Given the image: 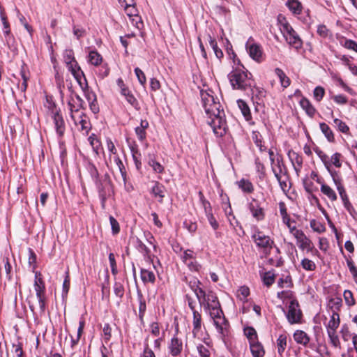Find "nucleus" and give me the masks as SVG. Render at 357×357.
Returning a JSON list of instances; mask_svg holds the SVG:
<instances>
[{
    "mask_svg": "<svg viewBox=\"0 0 357 357\" xmlns=\"http://www.w3.org/2000/svg\"><path fill=\"white\" fill-rule=\"evenodd\" d=\"M200 96L203 107L208 116V124L216 135H223L226 132V121L220 102L215 100L211 91H201Z\"/></svg>",
    "mask_w": 357,
    "mask_h": 357,
    "instance_id": "nucleus-1",
    "label": "nucleus"
},
{
    "mask_svg": "<svg viewBox=\"0 0 357 357\" xmlns=\"http://www.w3.org/2000/svg\"><path fill=\"white\" fill-rule=\"evenodd\" d=\"M277 20L279 29L289 45L296 50L301 48L303 42L298 35L289 24L286 17L282 15H279Z\"/></svg>",
    "mask_w": 357,
    "mask_h": 357,
    "instance_id": "nucleus-2",
    "label": "nucleus"
},
{
    "mask_svg": "<svg viewBox=\"0 0 357 357\" xmlns=\"http://www.w3.org/2000/svg\"><path fill=\"white\" fill-rule=\"evenodd\" d=\"M228 77L234 89L246 91L252 87V80L248 77V71L243 69L232 70Z\"/></svg>",
    "mask_w": 357,
    "mask_h": 357,
    "instance_id": "nucleus-3",
    "label": "nucleus"
},
{
    "mask_svg": "<svg viewBox=\"0 0 357 357\" xmlns=\"http://www.w3.org/2000/svg\"><path fill=\"white\" fill-rule=\"evenodd\" d=\"M34 289L38 298V303H29V307L33 312L36 307H38L40 312H44L45 310V287L41 274L38 272L35 273Z\"/></svg>",
    "mask_w": 357,
    "mask_h": 357,
    "instance_id": "nucleus-4",
    "label": "nucleus"
},
{
    "mask_svg": "<svg viewBox=\"0 0 357 357\" xmlns=\"http://www.w3.org/2000/svg\"><path fill=\"white\" fill-rule=\"evenodd\" d=\"M211 318L213 319L214 324L218 331L224 335V331L227 328V321L220 308V305L208 309Z\"/></svg>",
    "mask_w": 357,
    "mask_h": 357,
    "instance_id": "nucleus-5",
    "label": "nucleus"
},
{
    "mask_svg": "<svg viewBox=\"0 0 357 357\" xmlns=\"http://www.w3.org/2000/svg\"><path fill=\"white\" fill-rule=\"evenodd\" d=\"M291 234L296 238L297 245L302 250H306L307 252H312L314 245L310 238H308L303 231L296 229L295 227L290 228Z\"/></svg>",
    "mask_w": 357,
    "mask_h": 357,
    "instance_id": "nucleus-6",
    "label": "nucleus"
},
{
    "mask_svg": "<svg viewBox=\"0 0 357 357\" xmlns=\"http://www.w3.org/2000/svg\"><path fill=\"white\" fill-rule=\"evenodd\" d=\"M252 238L257 246L263 250L266 254L270 252L273 245V241L263 232L257 231L252 235Z\"/></svg>",
    "mask_w": 357,
    "mask_h": 357,
    "instance_id": "nucleus-7",
    "label": "nucleus"
},
{
    "mask_svg": "<svg viewBox=\"0 0 357 357\" xmlns=\"http://www.w3.org/2000/svg\"><path fill=\"white\" fill-rule=\"evenodd\" d=\"M123 8L126 15L131 19L132 23L139 29L140 25L142 24V22L141 20V17L138 15V10L135 8L134 1L130 0L128 3L123 6Z\"/></svg>",
    "mask_w": 357,
    "mask_h": 357,
    "instance_id": "nucleus-8",
    "label": "nucleus"
},
{
    "mask_svg": "<svg viewBox=\"0 0 357 357\" xmlns=\"http://www.w3.org/2000/svg\"><path fill=\"white\" fill-rule=\"evenodd\" d=\"M287 318L291 324L300 322L301 312L299 309L298 303L296 300H293L290 302Z\"/></svg>",
    "mask_w": 357,
    "mask_h": 357,
    "instance_id": "nucleus-9",
    "label": "nucleus"
},
{
    "mask_svg": "<svg viewBox=\"0 0 357 357\" xmlns=\"http://www.w3.org/2000/svg\"><path fill=\"white\" fill-rule=\"evenodd\" d=\"M68 69L70 70L71 74L74 77L76 82L83 89L86 85V80L84 77V73L80 67L75 63L73 61H68Z\"/></svg>",
    "mask_w": 357,
    "mask_h": 357,
    "instance_id": "nucleus-10",
    "label": "nucleus"
},
{
    "mask_svg": "<svg viewBox=\"0 0 357 357\" xmlns=\"http://www.w3.org/2000/svg\"><path fill=\"white\" fill-rule=\"evenodd\" d=\"M82 114V111L76 110L75 112H72L71 118L78 129L84 131L85 134H87L90 128V123L87 121L86 117L83 116Z\"/></svg>",
    "mask_w": 357,
    "mask_h": 357,
    "instance_id": "nucleus-11",
    "label": "nucleus"
},
{
    "mask_svg": "<svg viewBox=\"0 0 357 357\" xmlns=\"http://www.w3.org/2000/svg\"><path fill=\"white\" fill-rule=\"evenodd\" d=\"M203 297L202 299H198V301L200 305H204L206 310L220 305L218 297L212 291H208L207 294L204 291Z\"/></svg>",
    "mask_w": 357,
    "mask_h": 357,
    "instance_id": "nucleus-12",
    "label": "nucleus"
},
{
    "mask_svg": "<svg viewBox=\"0 0 357 357\" xmlns=\"http://www.w3.org/2000/svg\"><path fill=\"white\" fill-rule=\"evenodd\" d=\"M117 85L121 89V93L126 98L128 102L132 106L137 107L138 102L135 98L131 91L126 87L122 79L119 78L117 79Z\"/></svg>",
    "mask_w": 357,
    "mask_h": 357,
    "instance_id": "nucleus-13",
    "label": "nucleus"
},
{
    "mask_svg": "<svg viewBox=\"0 0 357 357\" xmlns=\"http://www.w3.org/2000/svg\"><path fill=\"white\" fill-rule=\"evenodd\" d=\"M169 349L170 354L173 356H176L179 355L183 349V342L181 340L178 339L176 337H173L169 344Z\"/></svg>",
    "mask_w": 357,
    "mask_h": 357,
    "instance_id": "nucleus-14",
    "label": "nucleus"
},
{
    "mask_svg": "<svg viewBox=\"0 0 357 357\" xmlns=\"http://www.w3.org/2000/svg\"><path fill=\"white\" fill-rule=\"evenodd\" d=\"M340 316L337 312H333L332 315L331 316L330 320L328 321L326 328L327 333H334L336 332V330L340 326Z\"/></svg>",
    "mask_w": 357,
    "mask_h": 357,
    "instance_id": "nucleus-15",
    "label": "nucleus"
},
{
    "mask_svg": "<svg viewBox=\"0 0 357 357\" xmlns=\"http://www.w3.org/2000/svg\"><path fill=\"white\" fill-rule=\"evenodd\" d=\"M250 210L252 212V216L257 220H261L264 218L263 209L259 206L258 202L254 199L250 204Z\"/></svg>",
    "mask_w": 357,
    "mask_h": 357,
    "instance_id": "nucleus-16",
    "label": "nucleus"
},
{
    "mask_svg": "<svg viewBox=\"0 0 357 357\" xmlns=\"http://www.w3.org/2000/svg\"><path fill=\"white\" fill-rule=\"evenodd\" d=\"M294 339L298 344H303L304 346H306L310 340L307 334L301 330L295 331L294 333Z\"/></svg>",
    "mask_w": 357,
    "mask_h": 357,
    "instance_id": "nucleus-17",
    "label": "nucleus"
},
{
    "mask_svg": "<svg viewBox=\"0 0 357 357\" xmlns=\"http://www.w3.org/2000/svg\"><path fill=\"white\" fill-rule=\"evenodd\" d=\"M335 183L337 185V190L339 191V194L342 199L343 204L345 206V208L350 211L351 208H352V206L351 203L349 201V199L347 197V195L345 192V190L344 188L341 185L340 180H334Z\"/></svg>",
    "mask_w": 357,
    "mask_h": 357,
    "instance_id": "nucleus-18",
    "label": "nucleus"
},
{
    "mask_svg": "<svg viewBox=\"0 0 357 357\" xmlns=\"http://www.w3.org/2000/svg\"><path fill=\"white\" fill-rule=\"evenodd\" d=\"M250 351L253 357H263L265 351L263 348V346L257 342V340L255 342H251L250 343Z\"/></svg>",
    "mask_w": 357,
    "mask_h": 357,
    "instance_id": "nucleus-19",
    "label": "nucleus"
},
{
    "mask_svg": "<svg viewBox=\"0 0 357 357\" xmlns=\"http://www.w3.org/2000/svg\"><path fill=\"white\" fill-rule=\"evenodd\" d=\"M199 357H212L213 348L208 344H199L197 346Z\"/></svg>",
    "mask_w": 357,
    "mask_h": 357,
    "instance_id": "nucleus-20",
    "label": "nucleus"
},
{
    "mask_svg": "<svg viewBox=\"0 0 357 357\" xmlns=\"http://www.w3.org/2000/svg\"><path fill=\"white\" fill-rule=\"evenodd\" d=\"M200 282L197 279H193L189 282L190 289L194 291L197 299L204 298V290L199 287Z\"/></svg>",
    "mask_w": 357,
    "mask_h": 357,
    "instance_id": "nucleus-21",
    "label": "nucleus"
},
{
    "mask_svg": "<svg viewBox=\"0 0 357 357\" xmlns=\"http://www.w3.org/2000/svg\"><path fill=\"white\" fill-rule=\"evenodd\" d=\"M149 127V123L146 120H142L140 126L135 128V133L140 141L146 139V129Z\"/></svg>",
    "mask_w": 357,
    "mask_h": 357,
    "instance_id": "nucleus-22",
    "label": "nucleus"
},
{
    "mask_svg": "<svg viewBox=\"0 0 357 357\" xmlns=\"http://www.w3.org/2000/svg\"><path fill=\"white\" fill-rule=\"evenodd\" d=\"M250 56L255 61H259L261 57V50L259 45L256 44H252L248 46Z\"/></svg>",
    "mask_w": 357,
    "mask_h": 357,
    "instance_id": "nucleus-23",
    "label": "nucleus"
},
{
    "mask_svg": "<svg viewBox=\"0 0 357 357\" xmlns=\"http://www.w3.org/2000/svg\"><path fill=\"white\" fill-rule=\"evenodd\" d=\"M141 278L144 282L153 283L155 280V274L150 268L141 269Z\"/></svg>",
    "mask_w": 357,
    "mask_h": 357,
    "instance_id": "nucleus-24",
    "label": "nucleus"
},
{
    "mask_svg": "<svg viewBox=\"0 0 357 357\" xmlns=\"http://www.w3.org/2000/svg\"><path fill=\"white\" fill-rule=\"evenodd\" d=\"M152 193L154 197L158 199V202H162V198L165 196L166 190L164 186L156 183L152 188Z\"/></svg>",
    "mask_w": 357,
    "mask_h": 357,
    "instance_id": "nucleus-25",
    "label": "nucleus"
},
{
    "mask_svg": "<svg viewBox=\"0 0 357 357\" xmlns=\"http://www.w3.org/2000/svg\"><path fill=\"white\" fill-rule=\"evenodd\" d=\"M236 184L243 192L251 193L254 190L253 185L250 180H238Z\"/></svg>",
    "mask_w": 357,
    "mask_h": 357,
    "instance_id": "nucleus-26",
    "label": "nucleus"
},
{
    "mask_svg": "<svg viewBox=\"0 0 357 357\" xmlns=\"http://www.w3.org/2000/svg\"><path fill=\"white\" fill-rule=\"evenodd\" d=\"M88 61L91 64L98 66L101 64L102 58L97 51H91L88 56Z\"/></svg>",
    "mask_w": 357,
    "mask_h": 357,
    "instance_id": "nucleus-27",
    "label": "nucleus"
},
{
    "mask_svg": "<svg viewBox=\"0 0 357 357\" xmlns=\"http://www.w3.org/2000/svg\"><path fill=\"white\" fill-rule=\"evenodd\" d=\"M286 4L294 14H301L302 5L298 0H288Z\"/></svg>",
    "mask_w": 357,
    "mask_h": 357,
    "instance_id": "nucleus-28",
    "label": "nucleus"
},
{
    "mask_svg": "<svg viewBox=\"0 0 357 357\" xmlns=\"http://www.w3.org/2000/svg\"><path fill=\"white\" fill-rule=\"evenodd\" d=\"M193 330L192 333L195 335L197 334V333L201 329L202 326V317L201 314L197 311L193 312Z\"/></svg>",
    "mask_w": 357,
    "mask_h": 357,
    "instance_id": "nucleus-29",
    "label": "nucleus"
},
{
    "mask_svg": "<svg viewBox=\"0 0 357 357\" xmlns=\"http://www.w3.org/2000/svg\"><path fill=\"white\" fill-rule=\"evenodd\" d=\"M238 106L241 111L242 114L245 117L246 121L251 119L250 110L246 102L242 100L237 101Z\"/></svg>",
    "mask_w": 357,
    "mask_h": 357,
    "instance_id": "nucleus-30",
    "label": "nucleus"
},
{
    "mask_svg": "<svg viewBox=\"0 0 357 357\" xmlns=\"http://www.w3.org/2000/svg\"><path fill=\"white\" fill-rule=\"evenodd\" d=\"M317 153L319 158H321V161L324 163L326 167L331 172V174L333 177V178H335V177H339L340 176L337 174L333 173L332 170L331 169L330 158L324 153H323L321 151H319Z\"/></svg>",
    "mask_w": 357,
    "mask_h": 357,
    "instance_id": "nucleus-31",
    "label": "nucleus"
},
{
    "mask_svg": "<svg viewBox=\"0 0 357 357\" xmlns=\"http://www.w3.org/2000/svg\"><path fill=\"white\" fill-rule=\"evenodd\" d=\"M275 73L279 78L280 84L283 87L286 88L290 84L289 79L286 76L282 69L276 68L275 70Z\"/></svg>",
    "mask_w": 357,
    "mask_h": 357,
    "instance_id": "nucleus-32",
    "label": "nucleus"
},
{
    "mask_svg": "<svg viewBox=\"0 0 357 357\" xmlns=\"http://www.w3.org/2000/svg\"><path fill=\"white\" fill-rule=\"evenodd\" d=\"M55 126L56 131L60 136H63L65 132V123L63 119L59 114H56L54 116Z\"/></svg>",
    "mask_w": 357,
    "mask_h": 357,
    "instance_id": "nucleus-33",
    "label": "nucleus"
},
{
    "mask_svg": "<svg viewBox=\"0 0 357 357\" xmlns=\"http://www.w3.org/2000/svg\"><path fill=\"white\" fill-rule=\"evenodd\" d=\"M287 347V335H280L277 340V347L278 354L282 356Z\"/></svg>",
    "mask_w": 357,
    "mask_h": 357,
    "instance_id": "nucleus-34",
    "label": "nucleus"
},
{
    "mask_svg": "<svg viewBox=\"0 0 357 357\" xmlns=\"http://www.w3.org/2000/svg\"><path fill=\"white\" fill-rule=\"evenodd\" d=\"M300 105L308 115L313 116L314 114L315 109L307 99L302 98L300 101Z\"/></svg>",
    "mask_w": 357,
    "mask_h": 357,
    "instance_id": "nucleus-35",
    "label": "nucleus"
},
{
    "mask_svg": "<svg viewBox=\"0 0 357 357\" xmlns=\"http://www.w3.org/2000/svg\"><path fill=\"white\" fill-rule=\"evenodd\" d=\"M319 126L327 139L329 142H333L334 140V135L330 127L325 123H321Z\"/></svg>",
    "mask_w": 357,
    "mask_h": 357,
    "instance_id": "nucleus-36",
    "label": "nucleus"
},
{
    "mask_svg": "<svg viewBox=\"0 0 357 357\" xmlns=\"http://www.w3.org/2000/svg\"><path fill=\"white\" fill-rule=\"evenodd\" d=\"M278 286L280 288H290L292 287V280L290 275H285L280 278L278 281Z\"/></svg>",
    "mask_w": 357,
    "mask_h": 357,
    "instance_id": "nucleus-37",
    "label": "nucleus"
},
{
    "mask_svg": "<svg viewBox=\"0 0 357 357\" xmlns=\"http://www.w3.org/2000/svg\"><path fill=\"white\" fill-rule=\"evenodd\" d=\"M261 278L264 284L267 287H270L275 281V275L271 271H268L263 274Z\"/></svg>",
    "mask_w": 357,
    "mask_h": 357,
    "instance_id": "nucleus-38",
    "label": "nucleus"
},
{
    "mask_svg": "<svg viewBox=\"0 0 357 357\" xmlns=\"http://www.w3.org/2000/svg\"><path fill=\"white\" fill-rule=\"evenodd\" d=\"M321 191L326 195L331 201L337 199V196L334 190L329 186L321 184Z\"/></svg>",
    "mask_w": 357,
    "mask_h": 357,
    "instance_id": "nucleus-39",
    "label": "nucleus"
},
{
    "mask_svg": "<svg viewBox=\"0 0 357 357\" xmlns=\"http://www.w3.org/2000/svg\"><path fill=\"white\" fill-rule=\"evenodd\" d=\"M301 265L304 270L307 271H313L316 269L315 263L307 258H303L301 260Z\"/></svg>",
    "mask_w": 357,
    "mask_h": 357,
    "instance_id": "nucleus-40",
    "label": "nucleus"
},
{
    "mask_svg": "<svg viewBox=\"0 0 357 357\" xmlns=\"http://www.w3.org/2000/svg\"><path fill=\"white\" fill-rule=\"evenodd\" d=\"M249 294L250 289L248 287L245 286L239 287V289L236 291V296L241 301H246V298L249 296Z\"/></svg>",
    "mask_w": 357,
    "mask_h": 357,
    "instance_id": "nucleus-41",
    "label": "nucleus"
},
{
    "mask_svg": "<svg viewBox=\"0 0 357 357\" xmlns=\"http://www.w3.org/2000/svg\"><path fill=\"white\" fill-rule=\"evenodd\" d=\"M199 196L200 201L202 202V206L204 209L206 215H208V213H212V208H211V204L209 203V202H208L204 198V196L202 192H201V191L199 192Z\"/></svg>",
    "mask_w": 357,
    "mask_h": 357,
    "instance_id": "nucleus-42",
    "label": "nucleus"
},
{
    "mask_svg": "<svg viewBox=\"0 0 357 357\" xmlns=\"http://www.w3.org/2000/svg\"><path fill=\"white\" fill-rule=\"evenodd\" d=\"M244 333L248 338L250 343L257 340V335L256 331L252 327H247L244 329Z\"/></svg>",
    "mask_w": 357,
    "mask_h": 357,
    "instance_id": "nucleus-43",
    "label": "nucleus"
},
{
    "mask_svg": "<svg viewBox=\"0 0 357 357\" xmlns=\"http://www.w3.org/2000/svg\"><path fill=\"white\" fill-rule=\"evenodd\" d=\"M334 125L338 128V130L343 132L347 133L349 130L348 126L343 122L342 120L339 119H334L333 120Z\"/></svg>",
    "mask_w": 357,
    "mask_h": 357,
    "instance_id": "nucleus-44",
    "label": "nucleus"
},
{
    "mask_svg": "<svg viewBox=\"0 0 357 357\" xmlns=\"http://www.w3.org/2000/svg\"><path fill=\"white\" fill-rule=\"evenodd\" d=\"M342 301L339 297L333 298L329 301V305L333 310V312L340 310L342 306Z\"/></svg>",
    "mask_w": 357,
    "mask_h": 357,
    "instance_id": "nucleus-45",
    "label": "nucleus"
},
{
    "mask_svg": "<svg viewBox=\"0 0 357 357\" xmlns=\"http://www.w3.org/2000/svg\"><path fill=\"white\" fill-rule=\"evenodd\" d=\"M0 16L3 25V33L5 35L8 36L10 33V25L3 10L1 11Z\"/></svg>",
    "mask_w": 357,
    "mask_h": 357,
    "instance_id": "nucleus-46",
    "label": "nucleus"
},
{
    "mask_svg": "<svg viewBox=\"0 0 357 357\" xmlns=\"http://www.w3.org/2000/svg\"><path fill=\"white\" fill-rule=\"evenodd\" d=\"M344 298L345 303L349 306H352L355 305V300L353 296V294L349 290H345L344 292Z\"/></svg>",
    "mask_w": 357,
    "mask_h": 357,
    "instance_id": "nucleus-47",
    "label": "nucleus"
},
{
    "mask_svg": "<svg viewBox=\"0 0 357 357\" xmlns=\"http://www.w3.org/2000/svg\"><path fill=\"white\" fill-rule=\"evenodd\" d=\"M310 227L314 231L318 233H322L325 231V227L320 222H317L315 220L310 221Z\"/></svg>",
    "mask_w": 357,
    "mask_h": 357,
    "instance_id": "nucleus-48",
    "label": "nucleus"
},
{
    "mask_svg": "<svg viewBox=\"0 0 357 357\" xmlns=\"http://www.w3.org/2000/svg\"><path fill=\"white\" fill-rule=\"evenodd\" d=\"M90 145L91 146L93 150L98 153V148L100 146V143L98 139L96 137L95 135H91L88 139Z\"/></svg>",
    "mask_w": 357,
    "mask_h": 357,
    "instance_id": "nucleus-49",
    "label": "nucleus"
},
{
    "mask_svg": "<svg viewBox=\"0 0 357 357\" xmlns=\"http://www.w3.org/2000/svg\"><path fill=\"white\" fill-rule=\"evenodd\" d=\"M55 79L57 84V87L59 89L60 94L61 96V98H63L64 96V82L63 79H61L59 73H56L55 75Z\"/></svg>",
    "mask_w": 357,
    "mask_h": 357,
    "instance_id": "nucleus-50",
    "label": "nucleus"
},
{
    "mask_svg": "<svg viewBox=\"0 0 357 357\" xmlns=\"http://www.w3.org/2000/svg\"><path fill=\"white\" fill-rule=\"evenodd\" d=\"M340 158H341V154L340 153H334L330 158L331 167L332 165H334L336 167H340L341 166Z\"/></svg>",
    "mask_w": 357,
    "mask_h": 357,
    "instance_id": "nucleus-51",
    "label": "nucleus"
},
{
    "mask_svg": "<svg viewBox=\"0 0 357 357\" xmlns=\"http://www.w3.org/2000/svg\"><path fill=\"white\" fill-rule=\"evenodd\" d=\"M135 73L138 79L139 82L142 85H144L146 84V76H145L144 72L139 68H136L135 69Z\"/></svg>",
    "mask_w": 357,
    "mask_h": 357,
    "instance_id": "nucleus-52",
    "label": "nucleus"
},
{
    "mask_svg": "<svg viewBox=\"0 0 357 357\" xmlns=\"http://www.w3.org/2000/svg\"><path fill=\"white\" fill-rule=\"evenodd\" d=\"M149 164L155 172L161 173L163 171V167L153 159H150Z\"/></svg>",
    "mask_w": 357,
    "mask_h": 357,
    "instance_id": "nucleus-53",
    "label": "nucleus"
},
{
    "mask_svg": "<svg viewBox=\"0 0 357 357\" xmlns=\"http://www.w3.org/2000/svg\"><path fill=\"white\" fill-rule=\"evenodd\" d=\"M109 222L111 224L112 233L114 234H117L120 231L119 222L113 216H109Z\"/></svg>",
    "mask_w": 357,
    "mask_h": 357,
    "instance_id": "nucleus-54",
    "label": "nucleus"
},
{
    "mask_svg": "<svg viewBox=\"0 0 357 357\" xmlns=\"http://www.w3.org/2000/svg\"><path fill=\"white\" fill-rule=\"evenodd\" d=\"M325 93L324 89L321 86H317L314 90V97L317 101H320Z\"/></svg>",
    "mask_w": 357,
    "mask_h": 357,
    "instance_id": "nucleus-55",
    "label": "nucleus"
},
{
    "mask_svg": "<svg viewBox=\"0 0 357 357\" xmlns=\"http://www.w3.org/2000/svg\"><path fill=\"white\" fill-rule=\"evenodd\" d=\"M60 149H61V153H60L61 162L62 165L63 166V171H64V172H66L65 162H66V153L64 142H61L60 144Z\"/></svg>",
    "mask_w": 357,
    "mask_h": 357,
    "instance_id": "nucleus-56",
    "label": "nucleus"
},
{
    "mask_svg": "<svg viewBox=\"0 0 357 357\" xmlns=\"http://www.w3.org/2000/svg\"><path fill=\"white\" fill-rule=\"evenodd\" d=\"M342 45L344 47L357 52V43L355 41L351 40H345Z\"/></svg>",
    "mask_w": 357,
    "mask_h": 357,
    "instance_id": "nucleus-57",
    "label": "nucleus"
},
{
    "mask_svg": "<svg viewBox=\"0 0 357 357\" xmlns=\"http://www.w3.org/2000/svg\"><path fill=\"white\" fill-rule=\"evenodd\" d=\"M279 206H280V212L283 218L284 222L288 223L289 218H288L287 208H286L284 204L281 202V203H280Z\"/></svg>",
    "mask_w": 357,
    "mask_h": 357,
    "instance_id": "nucleus-58",
    "label": "nucleus"
},
{
    "mask_svg": "<svg viewBox=\"0 0 357 357\" xmlns=\"http://www.w3.org/2000/svg\"><path fill=\"white\" fill-rule=\"evenodd\" d=\"M114 291L116 296L122 297L124 293V288L120 283L116 282L114 286Z\"/></svg>",
    "mask_w": 357,
    "mask_h": 357,
    "instance_id": "nucleus-59",
    "label": "nucleus"
},
{
    "mask_svg": "<svg viewBox=\"0 0 357 357\" xmlns=\"http://www.w3.org/2000/svg\"><path fill=\"white\" fill-rule=\"evenodd\" d=\"M328 337L330 338L331 344L335 347H337L340 345V340L338 336L336 334V332L328 333Z\"/></svg>",
    "mask_w": 357,
    "mask_h": 357,
    "instance_id": "nucleus-60",
    "label": "nucleus"
},
{
    "mask_svg": "<svg viewBox=\"0 0 357 357\" xmlns=\"http://www.w3.org/2000/svg\"><path fill=\"white\" fill-rule=\"evenodd\" d=\"M185 264L189 267V268L191 271H198L200 268L199 264L196 261L195 257H193V260H190Z\"/></svg>",
    "mask_w": 357,
    "mask_h": 357,
    "instance_id": "nucleus-61",
    "label": "nucleus"
},
{
    "mask_svg": "<svg viewBox=\"0 0 357 357\" xmlns=\"http://www.w3.org/2000/svg\"><path fill=\"white\" fill-rule=\"evenodd\" d=\"M85 33L84 29L80 26H75L73 27V34L77 39L82 37Z\"/></svg>",
    "mask_w": 357,
    "mask_h": 357,
    "instance_id": "nucleus-62",
    "label": "nucleus"
},
{
    "mask_svg": "<svg viewBox=\"0 0 357 357\" xmlns=\"http://www.w3.org/2000/svg\"><path fill=\"white\" fill-rule=\"evenodd\" d=\"M293 296V292L288 290V291H282L278 293V298L282 300L286 299V298H291Z\"/></svg>",
    "mask_w": 357,
    "mask_h": 357,
    "instance_id": "nucleus-63",
    "label": "nucleus"
},
{
    "mask_svg": "<svg viewBox=\"0 0 357 357\" xmlns=\"http://www.w3.org/2000/svg\"><path fill=\"white\" fill-rule=\"evenodd\" d=\"M194 253L192 250H188L183 252L182 256V260L184 263L190 260H193Z\"/></svg>",
    "mask_w": 357,
    "mask_h": 357,
    "instance_id": "nucleus-64",
    "label": "nucleus"
}]
</instances>
